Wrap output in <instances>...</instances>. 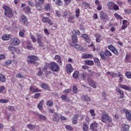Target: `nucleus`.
<instances>
[{
	"label": "nucleus",
	"instance_id": "obj_23",
	"mask_svg": "<svg viewBox=\"0 0 131 131\" xmlns=\"http://www.w3.org/2000/svg\"><path fill=\"white\" fill-rule=\"evenodd\" d=\"M100 56L101 57V58L102 60H106V54L103 51H100Z\"/></svg>",
	"mask_w": 131,
	"mask_h": 131
},
{
	"label": "nucleus",
	"instance_id": "obj_35",
	"mask_svg": "<svg viewBox=\"0 0 131 131\" xmlns=\"http://www.w3.org/2000/svg\"><path fill=\"white\" fill-rule=\"evenodd\" d=\"M37 115L38 116L39 119H40L41 120H46V119H47L46 116L42 115H40L38 113H37Z\"/></svg>",
	"mask_w": 131,
	"mask_h": 131
},
{
	"label": "nucleus",
	"instance_id": "obj_62",
	"mask_svg": "<svg viewBox=\"0 0 131 131\" xmlns=\"http://www.w3.org/2000/svg\"><path fill=\"white\" fill-rule=\"evenodd\" d=\"M8 109L10 111H14V110H15V107L13 106H10L8 107Z\"/></svg>",
	"mask_w": 131,
	"mask_h": 131
},
{
	"label": "nucleus",
	"instance_id": "obj_15",
	"mask_svg": "<svg viewBox=\"0 0 131 131\" xmlns=\"http://www.w3.org/2000/svg\"><path fill=\"white\" fill-rule=\"evenodd\" d=\"M81 98L83 101H84L85 102H89L91 101V98L88 96V95H84L81 96Z\"/></svg>",
	"mask_w": 131,
	"mask_h": 131
},
{
	"label": "nucleus",
	"instance_id": "obj_63",
	"mask_svg": "<svg viewBox=\"0 0 131 131\" xmlns=\"http://www.w3.org/2000/svg\"><path fill=\"white\" fill-rule=\"evenodd\" d=\"M71 92V89H69L63 91L64 94H69V92Z\"/></svg>",
	"mask_w": 131,
	"mask_h": 131
},
{
	"label": "nucleus",
	"instance_id": "obj_18",
	"mask_svg": "<svg viewBox=\"0 0 131 131\" xmlns=\"http://www.w3.org/2000/svg\"><path fill=\"white\" fill-rule=\"evenodd\" d=\"M116 92L121 94L120 95L121 99H123V97H124V92H123V91L119 89V88H118L116 90Z\"/></svg>",
	"mask_w": 131,
	"mask_h": 131
},
{
	"label": "nucleus",
	"instance_id": "obj_3",
	"mask_svg": "<svg viewBox=\"0 0 131 131\" xmlns=\"http://www.w3.org/2000/svg\"><path fill=\"white\" fill-rule=\"evenodd\" d=\"M3 8L5 10L4 14L6 17H8V18L13 17V12H12V9L6 6H4Z\"/></svg>",
	"mask_w": 131,
	"mask_h": 131
},
{
	"label": "nucleus",
	"instance_id": "obj_46",
	"mask_svg": "<svg viewBox=\"0 0 131 131\" xmlns=\"http://www.w3.org/2000/svg\"><path fill=\"white\" fill-rule=\"evenodd\" d=\"M90 113L91 115V116L95 118V116H96V114L95 113V110L92 109L90 111Z\"/></svg>",
	"mask_w": 131,
	"mask_h": 131
},
{
	"label": "nucleus",
	"instance_id": "obj_45",
	"mask_svg": "<svg viewBox=\"0 0 131 131\" xmlns=\"http://www.w3.org/2000/svg\"><path fill=\"white\" fill-rule=\"evenodd\" d=\"M85 63L87 65L92 66V65H93L94 64V61L93 60H87L85 61Z\"/></svg>",
	"mask_w": 131,
	"mask_h": 131
},
{
	"label": "nucleus",
	"instance_id": "obj_36",
	"mask_svg": "<svg viewBox=\"0 0 131 131\" xmlns=\"http://www.w3.org/2000/svg\"><path fill=\"white\" fill-rule=\"evenodd\" d=\"M125 114H126V117L127 119H128V120H131V114H130V113H129L128 111H126L125 112Z\"/></svg>",
	"mask_w": 131,
	"mask_h": 131
},
{
	"label": "nucleus",
	"instance_id": "obj_48",
	"mask_svg": "<svg viewBox=\"0 0 131 131\" xmlns=\"http://www.w3.org/2000/svg\"><path fill=\"white\" fill-rule=\"evenodd\" d=\"M27 126V127L29 128V129H34L35 128V125H33L32 124H29Z\"/></svg>",
	"mask_w": 131,
	"mask_h": 131
},
{
	"label": "nucleus",
	"instance_id": "obj_29",
	"mask_svg": "<svg viewBox=\"0 0 131 131\" xmlns=\"http://www.w3.org/2000/svg\"><path fill=\"white\" fill-rule=\"evenodd\" d=\"M74 47L76 49H77V50H78L79 51H83V47L80 46L79 44H75Z\"/></svg>",
	"mask_w": 131,
	"mask_h": 131
},
{
	"label": "nucleus",
	"instance_id": "obj_54",
	"mask_svg": "<svg viewBox=\"0 0 131 131\" xmlns=\"http://www.w3.org/2000/svg\"><path fill=\"white\" fill-rule=\"evenodd\" d=\"M47 105L49 107H52V106H53V102H52V101L48 100L47 101Z\"/></svg>",
	"mask_w": 131,
	"mask_h": 131
},
{
	"label": "nucleus",
	"instance_id": "obj_56",
	"mask_svg": "<svg viewBox=\"0 0 131 131\" xmlns=\"http://www.w3.org/2000/svg\"><path fill=\"white\" fill-rule=\"evenodd\" d=\"M9 102V100L8 99H0V103H8Z\"/></svg>",
	"mask_w": 131,
	"mask_h": 131
},
{
	"label": "nucleus",
	"instance_id": "obj_5",
	"mask_svg": "<svg viewBox=\"0 0 131 131\" xmlns=\"http://www.w3.org/2000/svg\"><path fill=\"white\" fill-rule=\"evenodd\" d=\"M36 36L37 38V41L38 43L39 47H43V43L41 41V38L42 37V35L41 34H39L38 33L36 34Z\"/></svg>",
	"mask_w": 131,
	"mask_h": 131
},
{
	"label": "nucleus",
	"instance_id": "obj_25",
	"mask_svg": "<svg viewBox=\"0 0 131 131\" xmlns=\"http://www.w3.org/2000/svg\"><path fill=\"white\" fill-rule=\"evenodd\" d=\"M53 120L55 122H59V120H58V114L57 113H55L53 114Z\"/></svg>",
	"mask_w": 131,
	"mask_h": 131
},
{
	"label": "nucleus",
	"instance_id": "obj_27",
	"mask_svg": "<svg viewBox=\"0 0 131 131\" xmlns=\"http://www.w3.org/2000/svg\"><path fill=\"white\" fill-rule=\"evenodd\" d=\"M0 81L1 82H6V76L2 74H0Z\"/></svg>",
	"mask_w": 131,
	"mask_h": 131
},
{
	"label": "nucleus",
	"instance_id": "obj_17",
	"mask_svg": "<svg viewBox=\"0 0 131 131\" xmlns=\"http://www.w3.org/2000/svg\"><path fill=\"white\" fill-rule=\"evenodd\" d=\"M2 38L3 40H9L11 39V35L5 34L2 36Z\"/></svg>",
	"mask_w": 131,
	"mask_h": 131
},
{
	"label": "nucleus",
	"instance_id": "obj_61",
	"mask_svg": "<svg viewBox=\"0 0 131 131\" xmlns=\"http://www.w3.org/2000/svg\"><path fill=\"white\" fill-rule=\"evenodd\" d=\"M124 12H125V14H128V15H129V14H131V10L130 9H125Z\"/></svg>",
	"mask_w": 131,
	"mask_h": 131
},
{
	"label": "nucleus",
	"instance_id": "obj_64",
	"mask_svg": "<svg viewBox=\"0 0 131 131\" xmlns=\"http://www.w3.org/2000/svg\"><path fill=\"white\" fill-rule=\"evenodd\" d=\"M31 38L33 42H35L36 41V39L35 38V37H34L33 35L31 36Z\"/></svg>",
	"mask_w": 131,
	"mask_h": 131
},
{
	"label": "nucleus",
	"instance_id": "obj_13",
	"mask_svg": "<svg viewBox=\"0 0 131 131\" xmlns=\"http://www.w3.org/2000/svg\"><path fill=\"white\" fill-rule=\"evenodd\" d=\"M108 48V49L110 50V51H112V52L114 53V54H115V55H118L119 54L118 51L117 50V49H116V48L113 47V45L109 46Z\"/></svg>",
	"mask_w": 131,
	"mask_h": 131
},
{
	"label": "nucleus",
	"instance_id": "obj_9",
	"mask_svg": "<svg viewBox=\"0 0 131 131\" xmlns=\"http://www.w3.org/2000/svg\"><path fill=\"white\" fill-rule=\"evenodd\" d=\"M99 125L97 122H95L90 125V129L92 131H99Z\"/></svg>",
	"mask_w": 131,
	"mask_h": 131
},
{
	"label": "nucleus",
	"instance_id": "obj_21",
	"mask_svg": "<svg viewBox=\"0 0 131 131\" xmlns=\"http://www.w3.org/2000/svg\"><path fill=\"white\" fill-rule=\"evenodd\" d=\"M41 88L46 91H50L51 90V88L49 86V85L45 83L42 84Z\"/></svg>",
	"mask_w": 131,
	"mask_h": 131
},
{
	"label": "nucleus",
	"instance_id": "obj_2",
	"mask_svg": "<svg viewBox=\"0 0 131 131\" xmlns=\"http://www.w3.org/2000/svg\"><path fill=\"white\" fill-rule=\"evenodd\" d=\"M28 64H34V65H38L36 61L38 60V57L35 55H30L27 57Z\"/></svg>",
	"mask_w": 131,
	"mask_h": 131
},
{
	"label": "nucleus",
	"instance_id": "obj_55",
	"mask_svg": "<svg viewBox=\"0 0 131 131\" xmlns=\"http://www.w3.org/2000/svg\"><path fill=\"white\" fill-rule=\"evenodd\" d=\"M78 91V89H77V87L75 86V85H73V93H74V94H76Z\"/></svg>",
	"mask_w": 131,
	"mask_h": 131
},
{
	"label": "nucleus",
	"instance_id": "obj_44",
	"mask_svg": "<svg viewBox=\"0 0 131 131\" xmlns=\"http://www.w3.org/2000/svg\"><path fill=\"white\" fill-rule=\"evenodd\" d=\"M43 104V100H41L37 105L38 109H39L40 110H41V108H42Z\"/></svg>",
	"mask_w": 131,
	"mask_h": 131
},
{
	"label": "nucleus",
	"instance_id": "obj_57",
	"mask_svg": "<svg viewBox=\"0 0 131 131\" xmlns=\"http://www.w3.org/2000/svg\"><path fill=\"white\" fill-rule=\"evenodd\" d=\"M16 77H17V78H24V75L22 74H17Z\"/></svg>",
	"mask_w": 131,
	"mask_h": 131
},
{
	"label": "nucleus",
	"instance_id": "obj_40",
	"mask_svg": "<svg viewBox=\"0 0 131 131\" xmlns=\"http://www.w3.org/2000/svg\"><path fill=\"white\" fill-rule=\"evenodd\" d=\"M78 76H79V73L78 72V71H75V72L73 74V77H74V78H78Z\"/></svg>",
	"mask_w": 131,
	"mask_h": 131
},
{
	"label": "nucleus",
	"instance_id": "obj_14",
	"mask_svg": "<svg viewBox=\"0 0 131 131\" xmlns=\"http://www.w3.org/2000/svg\"><path fill=\"white\" fill-rule=\"evenodd\" d=\"M119 86L121 88V89H123V90H126V91L131 92V87L129 86H127L126 85L124 84H120Z\"/></svg>",
	"mask_w": 131,
	"mask_h": 131
},
{
	"label": "nucleus",
	"instance_id": "obj_51",
	"mask_svg": "<svg viewBox=\"0 0 131 131\" xmlns=\"http://www.w3.org/2000/svg\"><path fill=\"white\" fill-rule=\"evenodd\" d=\"M125 76H126L127 78H131V72H126L125 73Z\"/></svg>",
	"mask_w": 131,
	"mask_h": 131
},
{
	"label": "nucleus",
	"instance_id": "obj_59",
	"mask_svg": "<svg viewBox=\"0 0 131 131\" xmlns=\"http://www.w3.org/2000/svg\"><path fill=\"white\" fill-rule=\"evenodd\" d=\"M30 92H32V93H35V89L33 86L30 87Z\"/></svg>",
	"mask_w": 131,
	"mask_h": 131
},
{
	"label": "nucleus",
	"instance_id": "obj_37",
	"mask_svg": "<svg viewBox=\"0 0 131 131\" xmlns=\"http://www.w3.org/2000/svg\"><path fill=\"white\" fill-rule=\"evenodd\" d=\"M95 37H96V40L97 42H100L101 41V35L99 34H95Z\"/></svg>",
	"mask_w": 131,
	"mask_h": 131
},
{
	"label": "nucleus",
	"instance_id": "obj_43",
	"mask_svg": "<svg viewBox=\"0 0 131 131\" xmlns=\"http://www.w3.org/2000/svg\"><path fill=\"white\" fill-rule=\"evenodd\" d=\"M102 99H103V101H105L107 99V94L105 92H103L101 94Z\"/></svg>",
	"mask_w": 131,
	"mask_h": 131
},
{
	"label": "nucleus",
	"instance_id": "obj_26",
	"mask_svg": "<svg viewBox=\"0 0 131 131\" xmlns=\"http://www.w3.org/2000/svg\"><path fill=\"white\" fill-rule=\"evenodd\" d=\"M80 16V10L79 8H77L75 10V17L78 18Z\"/></svg>",
	"mask_w": 131,
	"mask_h": 131
},
{
	"label": "nucleus",
	"instance_id": "obj_49",
	"mask_svg": "<svg viewBox=\"0 0 131 131\" xmlns=\"http://www.w3.org/2000/svg\"><path fill=\"white\" fill-rule=\"evenodd\" d=\"M50 20V18H49L47 17H44L42 18V21L43 22V23H48Z\"/></svg>",
	"mask_w": 131,
	"mask_h": 131
},
{
	"label": "nucleus",
	"instance_id": "obj_11",
	"mask_svg": "<svg viewBox=\"0 0 131 131\" xmlns=\"http://www.w3.org/2000/svg\"><path fill=\"white\" fill-rule=\"evenodd\" d=\"M20 22L25 26H26L27 24H28V21L27 20V18L25 15H23L20 19Z\"/></svg>",
	"mask_w": 131,
	"mask_h": 131
},
{
	"label": "nucleus",
	"instance_id": "obj_20",
	"mask_svg": "<svg viewBox=\"0 0 131 131\" xmlns=\"http://www.w3.org/2000/svg\"><path fill=\"white\" fill-rule=\"evenodd\" d=\"M27 49L28 50H33V46L31 43V41H28L27 42Z\"/></svg>",
	"mask_w": 131,
	"mask_h": 131
},
{
	"label": "nucleus",
	"instance_id": "obj_34",
	"mask_svg": "<svg viewBox=\"0 0 131 131\" xmlns=\"http://www.w3.org/2000/svg\"><path fill=\"white\" fill-rule=\"evenodd\" d=\"M83 130L88 131L89 130V126L86 123L84 122L83 124Z\"/></svg>",
	"mask_w": 131,
	"mask_h": 131
},
{
	"label": "nucleus",
	"instance_id": "obj_28",
	"mask_svg": "<svg viewBox=\"0 0 131 131\" xmlns=\"http://www.w3.org/2000/svg\"><path fill=\"white\" fill-rule=\"evenodd\" d=\"M86 74L85 73H82L80 75V78L82 79V80H85L86 79Z\"/></svg>",
	"mask_w": 131,
	"mask_h": 131
},
{
	"label": "nucleus",
	"instance_id": "obj_12",
	"mask_svg": "<svg viewBox=\"0 0 131 131\" xmlns=\"http://www.w3.org/2000/svg\"><path fill=\"white\" fill-rule=\"evenodd\" d=\"M66 71L68 74H70L72 71H73V68H72V66L71 64H66Z\"/></svg>",
	"mask_w": 131,
	"mask_h": 131
},
{
	"label": "nucleus",
	"instance_id": "obj_33",
	"mask_svg": "<svg viewBox=\"0 0 131 131\" xmlns=\"http://www.w3.org/2000/svg\"><path fill=\"white\" fill-rule=\"evenodd\" d=\"M49 9H51V4L47 3L44 6V10L45 11H48Z\"/></svg>",
	"mask_w": 131,
	"mask_h": 131
},
{
	"label": "nucleus",
	"instance_id": "obj_24",
	"mask_svg": "<svg viewBox=\"0 0 131 131\" xmlns=\"http://www.w3.org/2000/svg\"><path fill=\"white\" fill-rule=\"evenodd\" d=\"M82 58L83 59H89V58L92 59L93 58V55L90 54H84L82 55Z\"/></svg>",
	"mask_w": 131,
	"mask_h": 131
},
{
	"label": "nucleus",
	"instance_id": "obj_50",
	"mask_svg": "<svg viewBox=\"0 0 131 131\" xmlns=\"http://www.w3.org/2000/svg\"><path fill=\"white\" fill-rule=\"evenodd\" d=\"M94 62L95 63V64H97V65H100V60L99 59V58L95 57L94 59Z\"/></svg>",
	"mask_w": 131,
	"mask_h": 131
},
{
	"label": "nucleus",
	"instance_id": "obj_38",
	"mask_svg": "<svg viewBox=\"0 0 131 131\" xmlns=\"http://www.w3.org/2000/svg\"><path fill=\"white\" fill-rule=\"evenodd\" d=\"M25 30H20L19 31V35L21 37H24V35H25Z\"/></svg>",
	"mask_w": 131,
	"mask_h": 131
},
{
	"label": "nucleus",
	"instance_id": "obj_7",
	"mask_svg": "<svg viewBox=\"0 0 131 131\" xmlns=\"http://www.w3.org/2000/svg\"><path fill=\"white\" fill-rule=\"evenodd\" d=\"M87 81L88 83H89L90 85L92 86V88H94V89H96L97 88V83L94 81L92 78L89 77L87 79Z\"/></svg>",
	"mask_w": 131,
	"mask_h": 131
},
{
	"label": "nucleus",
	"instance_id": "obj_19",
	"mask_svg": "<svg viewBox=\"0 0 131 131\" xmlns=\"http://www.w3.org/2000/svg\"><path fill=\"white\" fill-rule=\"evenodd\" d=\"M78 119V115H75L73 117V124H77V119Z\"/></svg>",
	"mask_w": 131,
	"mask_h": 131
},
{
	"label": "nucleus",
	"instance_id": "obj_47",
	"mask_svg": "<svg viewBox=\"0 0 131 131\" xmlns=\"http://www.w3.org/2000/svg\"><path fill=\"white\" fill-rule=\"evenodd\" d=\"M55 4L56 6H62L63 5V3L61 0H56L55 2Z\"/></svg>",
	"mask_w": 131,
	"mask_h": 131
},
{
	"label": "nucleus",
	"instance_id": "obj_41",
	"mask_svg": "<svg viewBox=\"0 0 131 131\" xmlns=\"http://www.w3.org/2000/svg\"><path fill=\"white\" fill-rule=\"evenodd\" d=\"M72 33L73 35L75 34L76 35H79L80 34V32H79L78 30H73L72 31Z\"/></svg>",
	"mask_w": 131,
	"mask_h": 131
},
{
	"label": "nucleus",
	"instance_id": "obj_1",
	"mask_svg": "<svg viewBox=\"0 0 131 131\" xmlns=\"http://www.w3.org/2000/svg\"><path fill=\"white\" fill-rule=\"evenodd\" d=\"M101 120L102 122L104 123H106L107 121L110 123H111V122H112V119H111V117L109 116V115L108 114V113H107L105 111H103L102 113Z\"/></svg>",
	"mask_w": 131,
	"mask_h": 131
},
{
	"label": "nucleus",
	"instance_id": "obj_32",
	"mask_svg": "<svg viewBox=\"0 0 131 131\" xmlns=\"http://www.w3.org/2000/svg\"><path fill=\"white\" fill-rule=\"evenodd\" d=\"M72 39L73 42L74 43L77 42V37L76 36L75 34L72 35Z\"/></svg>",
	"mask_w": 131,
	"mask_h": 131
},
{
	"label": "nucleus",
	"instance_id": "obj_42",
	"mask_svg": "<svg viewBox=\"0 0 131 131\" xmlns=\"http://www.w3.org/2000/svg\"><path fill=\"white\" fill-rule=\"evenodd\" d=\"M104 53L106 57H111L112 56V54L111 53V52H110V51L107 50H105Z\"/></svg>",
	"mask_w": 131,
	"mask_h": 131
},
{
	"label": "nucleus",
	"instance_id": "obj_53",
	"mask_svg": "<svg viewBox=\"0 0 131 131\" xmlns=\"http://www.w3.org/2000/svg\"><path fill=\"white\" fill-rule=\"evenodd\" d=\"M66 129H68V130H73V127L72 126L68 125L66 126Z\"/></svg>",
	"mask_w": 131,
	"mask_h": 131
},
{
	"label": "nucleus",
	"instance_id": "obj_60",
	"mask_svg": "<svg viewBox=\"0 0 131 131\" xmlns=\"http://www.w3.org/2000/svg\"><path fill=\"white\" fill-rule=\"evenodd\" d=\"M114 16H115V17H116V19H120L122 18L121 16L117 13H115Z\"/></svg>",
	"mask_w": 131,
	"mask_h": 131
},
{
	"label": "nucleus",
	"instance_id": "obj_22",
	"mask_svg": "<svg viewBox=\"0 0 131 131\" xmlns=\"http://www.w3.org/2000/svg\"><path fill=\"white\" fill-rule=\"evenodd\" d=\"M61 98L62 100L66 101V102H68V103L70 102V99H69V98H68L67 95H61Z\"/></svg>",
	"mask_w": 131,
	"mask_h": 131
},
{
	"label": "nucleus",
	"instance_id": "obj_16",
	"mask_svg": "<svg viewBox=\"0 0 131 131\" xmlns=\"http://www.w3.org/2000/svg\"><path fill=\"white\" fill-rule=\"evenodd\" d=\"M122 130L123 131H128V129H129V125L125 124H122Z\"/></svg>",
	"mask_w": 131,
	"mask_h": 131
},
{
	"label": "nucleus",
	"instance_id": "obj_30",
	"mask_svg": "<svg viewBox=\"0 0 131 131\" xmlns=\"http://www.w3.org/2000/svg\"><path fill=\"white\" fill-rule=\"evenodd\" d=\"M75 18L74 15H70L68 18L69 22H70L71 23H73L74 22V19Z\"/></svg>",
	"mask_w": 131,
	"mask_h": 131
},
{
	"label": "nucleus",
	"instance_id": "obj_6",
	"mask_svg": "<svg viewBox=\"0 0 131 131\" xmlns=\"http://www.w3.org/2000/svg\"><path fill=\"white\" fill-rule=\"evenodd\" d=\"M100 19L102 21H103V22H106L109 20V19H108V15H107L103 11H101L100 12Z\"/></svg>",
	"mask_w": 131,
	"mask_h": 131
},
{
	"label": "nucleus",
	"instance_id": "obj_10",
	"mask_svg": "<svg viewBox=\"0 0 131 131\" xmlns=\"http://www.w3.org/2000/svg\"><path fill=\"white\" fill-rule=\"evenodd\" d=\"M10 42L12 46H18L20 45V40L17 38H13L11 39Z\"/></svg>",
	"mask_w": 131,
	"mask_h": 131
},
{
	"label": "nucleus",
	"instance_id": "obj_58",
	"mask_svg": "<svg viewBox=\"0 0 131 131\" xmlns=\"http://www.w3.org/2000/svg\"><path fill=\"white\" fill-rule=\"evenodd\" d=\"M113 9H114V10L115 11H118V10H119V7H118V6H117L116 4H114Z\"/></svg>",
	"mask_w": 131,
	"mask_h": 131
},
{
	"label": "nucleus",
	"instance_id": "obj_8",
	"mask_svg": "<svg viewBox=\"0 0 131 131\" xmlns=\"http://www.w3.org/2000/svg\"><path fill=\"white\" fill-rule=\"evenodd\" d=\"M8 50L11 52L12 54H19V53H20V50H19V49L16 48L13 46L8 47Z\"/></svg>",
	"mask_w": 131,
	"mask_h": 131
},
{
	"label": "nucleus",
	"instance_id": "obj_31",
	"mask_svg": "<svg viewBox=\"0 0 131 131\" xmlns=\"http://www.w3.org/2000/svg\"><path fill=\"white\" fill-rule=\"evenodd\" d=\"M107 6L110 10H112V9H113V6H114V3L110 2L107 4Z\"/></svg>",
	"mask_w": 131,
	"mask_h": 131
},
{
	"label": "nucleus",
	"instance_id": "obj_52",
	"mask_svg": "<svg viewBox=\"0 0 131 131\" xmlns=\"http://www.w3.org/2000/svg\"><path fill=\"white\" fill-rule=\"evenodd\" d=\"M30 10L31 9L29 6H27L25 8H24V10L25 11V12H26V13H29V12H30Z\"/></svg>",
	"mask_w": 131,
	"mask_h": 131
},
{
	"label": "nucleus",
	"instance_id": "obj_39",
	"mask_svg": "<svg viewBox=\"0 0 131 131\" xmlns=\"http://www.w3.org/2000/svg\"><path fill=\"white\" fill-rule=\"evenodd\" d=\"M35 7L36 9L38 10V11H41V10L42 9V8H41V4H39V3H36L35 4Z\"/></svg>",
	"mask_w": 131,
	"mask_h": 131
},
{
	"label": "nucleus",
	"instance_id": "obj_4",
	"mask_svg": "<svg viewBox=\"0 0 131 131\" xmlns=\"http://www.w3.org/2000/svg\"><path fill=\"white\" fill-rule=\"evenodd\" d=\"M50 69L54 72H57L59 71V66L55 62H52L50 63Z\"/></svg>",
	"mask_w": 131,
	"mask_h": 131
}]
</instances>
